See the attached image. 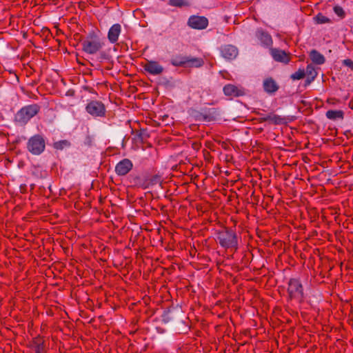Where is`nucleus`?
<instances>
[{
  "label": "nucleus",
  "instance_id": "412c9836",
  "mask_svg": "<svg viewBox=\"0 0 353 353\" xmlns=\"http://www.w3.org/2000/svg\"><path fill=\"white\" fill-rule=\"evenodd\" d=\"M314 19L316 23L319 24L326 23L330 21L328 17L324 16L321 13L318 14Z\"/></svg>",
  "mask_w": 353,
  "mask_h": 353
},
{
  "label": "nucleus",
  "instance_id": "0eeeda50",
  "mask_svg": "<svg viewBox=\"0 0 353 353\" xmlns=\"http://www.w3.org/2000/svg\"><path fill=\"white\" fill-rule=\"evenodd\" d=\"M255 37L260 42V44L266 48H271L273 43L271 35L261 28L256 30Z\"/></svg>",
  "mask_w": 353,
  "mask_h": 353
},
{
  "label": "nucleus",
  "instance_id": "4be33fe9",
  "mask_svg": "<svg viewBox=\"0 0 353 353\" xmlns=\"http://www.w3.org/2000/svg\"><path fill=\"white\" fill-rule=\"evenodd\" d=\"M187 58H174L172 60V64L175 66L186 65Z\"/></svg>",
  "mask_w": 353,
  "mask_h": 353
},
{
  "label": "nucleus",
  "instance_id": "9d476101",
  "mask_svg": "<svg viewBox=\"0 0 353 353\" xmlns=\"http://www.w3.org/2000/svg\"><path fill=\"white\" fill-rule=\"evenodd\" d=\"M132 161L128 159H124L117 164L115 172L119 176H124L132 170Z\"/></svg>",
  "mask_w": 353,
  "mask_h": 353
},
{
  "label": "nucleus",
  "instance_id": "a211bd4d",
  "mask_svg": "<svg viewBox=\"0 0 353 353\" xmlns=\"http://www.w3.org/2000/svg\"><path fill=\"white\" fill-rule=\"evenodd\" d=\"M305 74L307 75V83H310L312 81L314 80L316 77L317 76V72L315 68L312 65L309 64L307 66Z\"/></svg>",
  "mask_w": 353,
  "mask_h": 353
},
{
  "label": "nucleus",
  "instance_id": "6e6552de",
  "mask_svg": "<svg viewBox=\"0 0 353 353\" xmlns=\"http://www.w3.org/2000/svg\"><path fill=\"white\" fill-rule=\"evenodd\" d=\"M270 52L273 59L276 61L288 63L290 61V54L278 48H270Z\"/></svg>",
  "mask_w": 353,
  "mask_h": 353
},
{
  "label": "nucleus",
  "instance_id": "a878e982",
  "mask_svg": "<svg viewBox=\"0 0 353 353\" xmlns=\"http://www.w3.org/2000/svg\"><path fill=\"white\" fill-rule=\"evenodd\" d=\"M35 353H44V346L42 343H39L36 346Z\"/></svg>",
  "mask_w": 353,
  "mask_h": 353
},
{
  "label": "nucleus",
  "instance_id": "1a4fd4ad",
  "mask_svg": "<svg viewBox=\"0 0 353 353\" xmlns=\"http://www.w3.org/2000/svg\"><path fill=\"white\" fill-rule=\"evenodd\" d=\"M208 21L204 17L192 16L188 19V25L194 29L202 30L208 26Z\"/></svg>",
  "mask_w": 353,
  "mask_h": 353
},
{
  "label": "nucleus",
  "instance_id": "4468645a",
  "mask_svg": "<svg viewBox=\"0 0 353 353\" xmlns=\"http://www.w3.org/2000/svg\"><path fill=\"white\" fill-rule=\"evenodd\" d=\"M223 92L225 95L230 97H236L242 94V92L236 86L228 84L224 86Z\"/></svg>",
  "mask_w": 353,
  "mask_h": 353
},
{
  "label": "nucleus",
  "instance_id": "393cba45",
  "mask_svg": "<svg viewBox=\"0 0 353 353\" xmlns=\"http://www.w3.org/2000/svg\"><path fill=\"white\" fill-rule=\"evenodd\" d=\"M334 11L336 15L339 17H343L344 16V11L343 8L340 6H334Z\"/></svg>",
  "mask_w": 353,
  "mask_h": 353
},
{
  "label": "nucleus",
  "instance_id": "9b49d317",
  "mask_svg": "<svg viewBox=\"0 0 353 353\" xmlns=\"http://www.w3.org/2000/svg\"><path fill=\"white\" fill-rule=\"evenodd\" d=\"M144 70L152 75H158L163 72V68L157 61H148L144 65Z\"/></svg>",
  "mask_w": 353,
  "mask_h": 353
},
{
  "label": "nucleus",
  "instance_id": "39448f33",
  "mask_svg": "<svg viewBox=\"0 0 353 353\" xmlns=\"http://www.w3.org/2000/svg\"><path fill=\"white\" fill-rule=\"evenodd\" d=\"M83 50L88 54L97 53L102 47L103 43L97 37L88 38L82 43Z\"/></svg>",
  "mask_w": 353,
  "mask_h": 353
},
{
  "label": "nucleus",
  "instance_id": "2eb2a0df",
  "mask_svg": "<svg viewBox=\"0 0 353 353\" xmlns=\"http://www.w3.org/2000/svg\"><path fill=\"white\" fill-rule=\"evenodd\" d=\"M325 115L330 120H342L344 117V112L341 110H330L327 111Z\"/></svg>",
  "mask_w": 353,
  "mask_h": 353
},
{
  "label": "nucleus",
  "instance_id": "f03ea898",
  "mask_svg": "<svg viewBox=\"0 0 353 353\" xmlns=\"http://www.w3.org/2000/svg\"><path fill=\"white\" fill-rule=\"evenodd\" d=\"M39 110L37 105H30L21 108L16 115V120L21 124L26 123L31 118L36 115Z\"/></svg>",
  "mask_w": 353,
  "mask_h": 353
},
{
  "label": "nucleus",
  "instance_id": "b1692460",
  "mask_svg": "<svg viewBox=\"0 0 353 353\" xmlns=\"http://www.w3.org/2000/svg\"><path fill=\"white\" fill-rule=\"evenodd\" d=\"M269 120L275 124H281L284 122V119L278 115L270 116Z\"/></svg>",
  "mask_w": 353,
  "mask_h": 353
},
{
  "label": "nucleus",
  "instance_id": "ddd939ff",
  "mask_svg": "<svg viewBox=\"0 0 353 353\" xmlns=\"http://www.w3.org/2000/svg\"><path fill=\"white\" fill-rule=\"evenodd\" d=\"M121 32V26L119 23L112 25L108 32V39L111 43H115L119 39Z\"/></svg>",
  "mask_w": 353,
  "mask_h": 353
},
{
  "label": "nucleus",
  "instance_id": "dca6fc26",
  "mask_svg": "<svg viewBox=\"0 0 353 353\" xmlns=\"http://www.w3.org/2000/svg\"><path fill=\"white\" fill-rule=\"evenodd\" d=\"M310 57L312 61L315 64L322 65L325 63V59L324 56L315 50L310 52Z\"/></svg>",
  "mask_w": 353,
  "mask_h": 353
},
{
  "label": "nucleus",
  "instance_id": "f257e3e1",
  "mask_svg": "<svg viewBox=\"0 0 353 353\" xmlns=\"http://www.w3.org/2000/svg\"><path fill=\"white\" fill-rule=\"evenodd\" d=\"M216 239L221 247L228 248H237L238 239L236 233L231 230H222L217 232Z\"/></svg>",
  "mask_w": 353,
  "mask_h": 353
},
{
  "label": "nucleus",
  "instance_id": "bb28decb",
  "mask_svg": "<svg viewBox=\"0 0 353 353\" xmlns=\"http://www.w3.org/2000/svg\"><path fill=\"white\" fill-rule=\"evenodd\" d=\"M343 64L353 70V61L350 59H345Z\"/></svg>",
  "mask_w": 353,
  "mask_h": 353
},
{
  "label": "nucleus",
  "instance_id": "f3484780",
  "mask_svg": "<svg viewBox=\"0 0 353 353\" xmlns=\"http://www.w3.org/2000/svg\"><path fill=\"white\" fill-rule=\"evenodd\" d=\"M263 88L267 92H274L278 90L276 83L271 78L266 79L263 81Z\"/></svg>",
  "mask_w": 353,
  "mask_h": 353
},
{
  "label": "nucleus",
  "instance_id": "6ab92c4d",
  "mask_svg": "<svg viewBox=\"0 0 353 353\" xmlns=\"http://www.w3.org/2000/svg\"><path fill=\"white\" fill-rule=\"evenodd\" d=\"M168 5L173 7L181 8L188 6L189 3L187 0H169Z\"/></svg>",
  "mask_w": 353,
  "mask_h": 353
},
{
  "label": "nucleus",
  "instance_id": "f8f14e48",
  "mask_svg": "<svg viewBox=\"0 0 353 353\" xmlns=\"http://www.w3.org/2000/svg\"><path fill=\"white\" fill-rule=\"evenodd\" d=\"M221 53L225 59L232 60L236 57L238 50L234 46L225 45L221 48Z\"/></svg>",
  "mask_w": 353,
  "mask_h": 353
},
{
  "label": "nucleus",
  "instance_id": "5701e85b",
  "mask_svg": "<svg viewBox=\"0 0 353 353\" xmlns=\"http://www.w3.org/2000/svg\"><path fill=\"white\" fill-rule=\"evenodd\" d=\"M305 70H302V69H299V70H297L296 72H295L294 73H293L291 75V78L293 80H300V79H303L305 77Z\"/></svg>",
  "mask_w": 353,
  "mask_h": 353
},
{
  "label": "nucleus",
  "instance_id": "7ed1b4c3",
  "mask_svg": "<svg viewBox=\"0 0 353 353\" xmlns=\"http://www.w3.org/2000/svg\"><path fill=\"white\" fill-rule=\"evenodd\" d=\"M288 293L291 299L301 301L303 299V288L297 279H291L288 282Z\"/></svg>",
  "mask_w": 353,
  "mask_h": 353
},
{
  "label": "nucleus",
  "instance_id": "20e7f679",
  "mask_svg": "<svg viewBox=\"0 0 353 353\" xmlns=\"http://www.w3.org/2000/svg\"><path fill=\"white\" fill-rule=\"evenodd\" d=\"M28 150L33 154H40L45 149L44 139L39 135L31 137L28 143Z\"/></svg>",
  "mask_w": 353,
  "mask_h": 353
},
{
  "label": "nucleus",
  "instance_id": "423d86ee",
  "mask_svg": "<svg viewBox=\"0 0 353 353\" xmlns=\"http://www.w3.org/2000/svg\"><path fill=\"white\" fill-rule=\"evenodd\" d=\"M88 114L92 117H103L105 114V108L104 105L97 101H92L85 107Z\"/></svg>",
  "mask_w": 353,
  "mask_h": 353
},
{
  "label": "nucleus",
  "instance_id": "aec40b11",
  "mask_svg": "<svg viewBox=\"0 0 353 353\" xmlns=\"http://www.w3.org/2000/svg\"><path fill=\"white\" fill-rule=\"evenodd\" d=\"M203 61L201 59L194 58V59H187L186 65L192 66V67H200L203 65Z\"/></svg>",
  "mask_w": 353,
  "mask_h": 353
}]
</instances>
